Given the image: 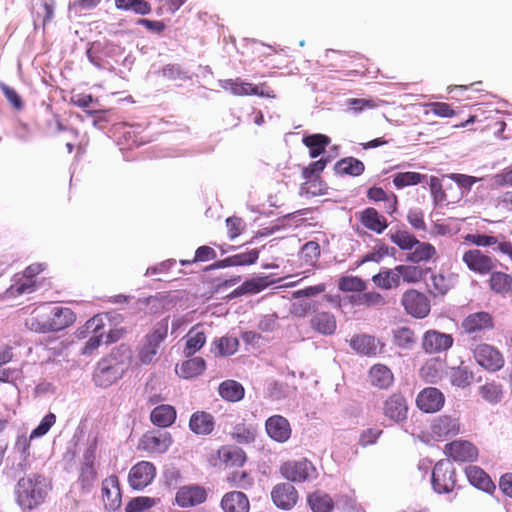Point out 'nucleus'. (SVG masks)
Returning a JSON list of instances; mask_svg holds the SVG:
<instances>
[{
    "label": "nucleus",
    "instance_id": "obj_12",
    "mask_svg": "<svg viewBox=\"0 0 512 512\" xmlns=\"http://www.w3.org/2000/svg\"><path fill=\"white\" fill-rule=\"evenodd\" d=\"M205 487L190 484L181 486L175 494V504L181 508H190L204 503L207 500Z\"/></svg>",
    "mask_w": 512,
    "mask_h": 512
},
{
    "label": "nucleus",
    "instance_id": "obj_5",
    "mask_svg": "<svg viewBox=\"0 0 512 512\" xmlns=\"http://www.w3.org/2000/svg\"><path fill=\"white\" fill-rule=\"evenodd\" d=\"M173 443L171 433L167 431H148L139 440L138 449L149 454H164Z\"/></svg>",
    "mask_w": 512,
    "mask_h": 512
},
{
    "label": "nucleus",
    "instance_id": "obj_44",
    "mask_svg": "<svg viewBox=\"0 0 512 512\" xmlns=\"http://www.w3.org/2000/svg\"><path fill=\"white\" fill-rule=\"evenodd\" d=\"M489 286L497 294L512 293V276L502 271L491 272Z\"/></svg>",
    "mask_w": 512,
    "mask_h": 512
},
{
    "label": "nucleus",
    "instance_id": "obj_11",
    "mask_svg": "<svg viewBox=\"0 0 512 512\" xmlns=\"http://www.w3.org/2000/svg\"><path fill=\"white\" fill-rule=\"evenodd\" d=\"M444 453L455 462H474L479 456L478 448L467 440H454L447 443Z\"/></svg>",
    "mask_w": 512,
    "mask_h": 512
},
{
    "label": "nucleus",
    "instance_id": "obj_55",
    "mask_svg": "<svg viewBox=\"0 0 512 512\" xmlns=\"http://www.w3.org/2000/svg\"><path fill=\"white\" fill-rule=\"evenodd\" d=\"M425 114H433L440 118H451L456 115V111L446 102H429L424 105Z\"/></svg>",
    "mask_w": 512,
    "mask_h": 512
},
{
    "label": "nucleus",
    "instance_id": "obj_41",
    "mask_svg": "<svg viewBox=\"0 0 512 512\" xmlns=\"http://www.w3.org/2000/svg\"><path fill=\"white\" fill-rule=\"evenodd\" d=\"M443 362L439 359H430L419 370L420 377L427 383L436 384L442 378Z\"/></svg>",
    "mask_w": 512,
    "mask_h": 512
},
{
    "label": "nucleus",
    "instance_id": "obj_18",
    "mask_svg": "<svg viewBox=\"0 0 512 512\" xmlns=\"http://www.w3.org/2000/svg\"><path fill=\"white\" fill-rule=\"evenodd\" d=\"M357 217L365 229L376 234H382L389 226L386 217L374 207L363 209L357 214Z\"/></svg>",
    "mask_w": 512,
    "mask_h": 512
},
{
    "label": "nucleus",
    "instance_id": "obj_33",
    "mask_svg": "<svg viewBox=\"0 0 512 512\" xmlns=\"http://www.w3.org/2000/svg\"><path fill=\"white\" fill-rule=\"evenodd\" d=\"M218 393L227 402H239L244 398L245 389L236 380L228 379L220 383Z\"/></svg>",
    "mask_w": 512,
    "mask_h": 512
},
{
    "label": "nucleus",
    "instance_id": "obj_14",
    "mask_svg": "<svg viewBox=\"0 0 512 512\" xmlns=\"http://www.w3.org/2000/svg\"><path fill=\"white\" fill-rule=\"evenodd\" d=\"M462 261L470 271L479 275H487L495 267L494 259L479 249L466 251L462 256Z\"/></svg>",
    "mask_w": 512,
    "mask_h": 512
},
{
    "label": "nucleus",
    "instance_id": "obj_32",
    "mask_svg": "<svg viewBox=\"0 0 512 512\" xmlns=\"http://www.w3.org/2000/svg\"><path fill=\"white\" fill-rule=\"evenodd\" d=\"M367 198L374 202H385V212L393 215L398 209V198L394 193H387L383 188L373 186L367 190Z\"/></svg>",
    "mask_w": 512,
    "mask_h": 512
},
{
    "label": "nucleus",
    "instance_id": "obj_19",
    "mask_svg": "<svg viewBox=\"0 0 512 512\" xmlns=\"http://www.w3.org/2000/svg\"><path fill=\"white\" fill-rule=\"evenodd\" d=\"M102 500L107 509L116 510L121 506V489L119 479L115 474L105 478L102 482Z\"/></svg>",
    "mask_w": 512,
    "mask_h": 512
},
{
    "label": "nucleus",
    "instance_id": "obj_38",
    "mask_svg": "<svg viewBox=\"0 0 512 512\" xmlns=\"http://www.w3.org/2000/svg\"><path fill=\"white\" fill-rule=\"evenodd\" d=\"M334 170L338 175L360 176L365 170L362 161L354 157L342 158L336 162Z\"/></svg>",
    "mask_w": 512,
    "mask_h": 512
},
{
    "label": "nucleus",
    "instance_id": "obj_24",
    "mask_svg": "<svg viewBox=\"0 0 512 512\" xmlns=\"http://www.w3.org/2000/svg\"><path fill=\"white\" fill-rule=\"evenodd\" d=\"M350 347L359 354L375 356L383 345L373 336L360 334L351 338Z\"/></svg>",
    "mask_w": 512,
    "mask_h": 512
},
{
    "label": "nucleus",
    "instance_id": "obj_30",
    "mask_svg": "<svg viewBox=\"0 0 512 512\" xmlns=\"http://www.w3.org/2000/svg\"><path fill=\"white\" fill-rule=\"evenodd\" d=\"M265 429L270 438L277 442L288 440V420L280 415H273L266 420Z\"/></svg>",
    "mask_w": 512,
    "mask_h": 512
},
{
    "label": "nucleus",
    "instance_id": "obj_23",
    "mask_svg": "<svg viewBox=\"0 0 512 512\" xmlns=\"http://www.w3.org/2000/svg\"><path fill=\"white\" fill-rule=\"evenodd\" d=\"M221 508L224 512H249L250 502L247 495L241 491H230L223 495Z\"/></svg>",
    "mask_w": 512,
    "mask_h": 512
},
{
    "label": "nucleus",
    "instance_id": "obj_51",
    "mask_svg": "<svg viewBox=\"0 0 512 512\" xmlns=\"http://www.w3.org/2000/svg\"><path fill=\"white\" fill-rule=\"evenodd\" d=\"M160 503L159 498H153L148 496H138L132 498L126 505V512H143L148 510Z\"/></svg>",
    "mask_w": 512,
    "mask_h": 512
},
{
    "label": "nucleus",
    "instance_id": "obj_7",
    "mask_svg": "<svg viewBox=\"0 0 512 512\" xmlns=\"http://www.w3.org/2000/svg\"><path fill=\"white\" fill-rule=\"evenodd\" d=\"M401 304L407 314L417 319L425 318L430 313L431 306L428 297L416 289L404 292Z\"/></svg>",
    "mask_w": 512,
    "mask_h": 512
},
{
    "label": "nucleus",
    "instance_id": "obj_34",
    "mask_svg": "<svg viewBox=\"0 0 512 512\" xmlns=\"http://www.w3.org/2000/svg\"><path fill=\"white\" fill-rule=\"evenodd\" d=\"M206 369V362L202 357H194L183 361L176 366V373L185 379L201 375Z\"/></svg>",
    "mask_w": 512,
    "mask_h": 512
},
{
    "label": "nucleus",
    "instance_id": "obj_22",
    "mask_svg": "<svg viewBox=\"0 0 512 512\" xmlns=\"http://www.w3.org/2000/svg\"><path fill=\"white\" fill-rule=\"evenodd\" d=\"M493 326V318L487 312L470 314L462 322V328L469 335H476L484 330H490Z\"/></svg>",
    "mask_w": 512,
    "mask_h": 512
},
{
    "label": "nucleus",
    "instance_id": "obj_20",
    "mask_svg": "<svg viewBox=\"0 0 512 512\" xmlns=\"http://www.w3.org/2000/svg\"><path fill=\"white\" fill-rule=\"evenodd\" d=\"M453 345V337L450 334L436 330H428L422 341V347L426 353H440L448 350Z\"/></svg>",
    "mask_w": 512,
    "mask_h": 512
},
{
    "label": "nucleus",
    "instance_id": "obj_53",
    "mask_svg": "<svg viewBox=\"0 0 512 512\" xmlns=\"http://www.w3.org/2000/svg\"><path fill=\"white\" fill-rule=\"evenodd\" d=\"M396 271L400 282L402 279L406 283H417L423 277V271L418 266L401 264L396 266Z\"/></svg>",
    "mask_w": 512,
    "mask_h": 512
},
{
    "label": "nucleus",
    "instance_id": "obj_59",
    "mask_svg": "<svg viewBox=\"0 0 512 512\" xmlns=\"http://www.w3.org/2000/svg\"><path fill=\"white\" fill-rule=\"evenodd\" d=\"M312 470V464L308 460L295 462L291 468L290 481H305L310 476Z\"/></svg>",
    "mask_w": 512,
    "mask_h": 512
},
{
    "label": "nucleus",
    "instance_id": "obj_64",
    "mask_svg": "<svg viewBox=\"0 0 512 512\" xmlns=\"http://www.w3.org/2000/svg\"><path fill=\"white\" fill-rule=\"evenodd\" d=\"M271 497L277 507L288 508V489L285 483L277 484L271 492Z\"/></svg>",
    "mask_w": 512,
    "mask_h": 512
},
{
    "label": "nucleus",
    "instance_id": "obj_15",
    "mask_svg": "<svg viewBox=\"0 0 512 512\" xmlns=\"http://www.w3.org/2000/svg\"><path fill=\"white\" fill-rule=\"evenodd\" d=\"M473 355L477 363L489 371H498L503 367L504 359L502 354L491 345H477L473 349Z\"/></svg>",
    "mask_w": 512,
    "mask_h": 512
},
{
    "label": "nucleus",
    "instance_id": "obj_62",
    "mask_svg": "<svg viewBox=\"0 0 512 512\" xmlns=\"http://www.w3.org/2000/svg\"><path fill=\"white\" fill-rule=\"evenodd\" d=\"M329 161L330 159L327 157L311 162L308 166L302 169V177L304 179L321 177L320 175L327 166V164L329 163Z\"/></svg>",
    "mask_w": 512,
    "mask_h": 512
},
{
    "label": "nucleus",
    "instance_id": "obj_39",
    "mask_svg": "<svg viewBox=\"0 0 512 512\" xmlns=\"http://www.w3.org/2000/svg\"><path fill=\"white\" fill-rule=\"evenodd\" d=\"M307 503L313 512H332L335 506L332 497L322 491L310 493Z\"/></svg>",
    "mask_w": 512,
    "mask_h": 512
},
{
    "label": "nucleus",
    "instance_id": "obj_4",
    "mask_svg": "<svg viewBox=\"0 0 512 512\" xmlns=\"http://www.w3.org/2000/svg\"><path fill=\"white\" fill-rule=\"evenodd\" d=\"M326 290L323 283L315 286H309L304 289L292 293L293 303L290 312L297 317H304L308 312L314 308V301L311 297L319 295Z\"/></svg>",
    "mask_w": 512,
    "mask_h": 512
},
{
    "label": "nucleus",
    "instance_id": "obj_35",
    "mask_svg": "<svg viewBox=\"0 0 512 512\" xmlns=\"http://www.w3.org/2000/svg\"><path fill=\"white\" fill-rule=\"evenodd\" d=\"M231 438L238 444H251L257 436V425L246 423L244 420L233 426Z\"/></svg>",
    "mask_w": 512,
    "mask_h": 512
},
{
    "label": "nucleus",
    "instance_id": "obj_61",
    "mask_svg": "<svg viewBox=\"0 0 512 512\" xmlns=\"http://www.w3.org/2000/svg\"><path fill=\"white\" fill-rule=\"evenodd\" d=\"M380 100L365 99V98H350L347 100V106L355 113L364 110L375 109L379 106Z\"/></svg>",
    "mask_w": 512,
    "mask_h": 512
},
{
    "label": "nucleus",
    "instance_id": "obj_26",
    "mask_svg": "<svg viewBox=\"0 0 512 512\" xmlns=\"http://www.w3.org/2000/svg\"><path fill=\"white\" fill-rule=\"evenodd\" d=\"M177 418L176 409L169 404H160L150 413V421L159 428L172 426Z\"/></svg>",
    "mask_w": 512,
    "mask_h": 512
},
{
    "label": "nucleus",
    "instance_id": "obj_49",
    "mask_svg": "<svg viewBox=\"0 0 512 512\" xmlns=\"http://www.w3.org/2000/svg\"><path fill=\"white\" fill-rule=\"evenodd\" d=\"M426 179V175L418 172H400L393 176V184L397 189L406 186H413L422 183Z\"/></svg>",
    "mask_w": 512,
    "mask_h": 512
},
{
    "label": "nucleus",
    "instance_id": "obj_45",
    "mask_svg": "<svg viewBox=\"0 0 512 512\" xmlns=\"http://www.w3.org/2000/svg\"><path fill=\"white\" fill-rule=\"evenodd\" d=\"M372 281L377 287L385 290H390L400 286L396 267L394 269L381 270L378 274L372 277Z\"/></svg>",
    "mask_w": 512,
    "mask_h": 512
},
{
    "label": "nucleus",
    "instance_id": "obj_36",
    "mask_svg": "<svg viewBox=\"0 0 512 512\" xmlns=\"http://www.w3.org/2000/svg\"><path fill=\"white\" fill-rule=\"evenodd\" d=\"M200 325L193 326L187 333L183 353L186 357H191L198 352L206 343V335L199 330Z\"/></svg>",
    "mask_w": 512,
    "mask_h": 512
},
{
    "label": "nucleus",
    "instance_id": "obj_31",
    "mask_svg": "<svg viewBox=\"0 0 512 512\" xmlns=\"http://www.w3.org/2000/svg\"><path fill=\"white\" fill-rule=\"evenodd\" d=\"M320 256V246L317 242L309 241L305 243L298 253L299 267L303 269V273L310 272L315 266Z\"/></svg>",
    "mask_w": 512,
    "mask_h": 512
},
{
    "label": "nucleus",
    "instance_id": "obj_50",
    "mask_svg": "<svg viewBox=\"0 0 512 512\" xmlns=\"http://www.w3.org/2000/svg\"><path fill=\"white\" fill-rule=\"evenodd\" d=\"M327 191L326 183L321 177L305 179L301 185L300 193L306 196L324 195Z\"/></svg>",
    "mask_w": 512,
    "mask_h": 512
},
{
    "label": "nucleus",
    "instance_id": "obj_58",
    "mask_svg": "<svg viewBox=\"0 0 512 512\" xmlns=\"http://www.w3.org/2000/svg\"><path fill=\"white\" fill-rule=\"evenodd\" d=\"M338 288L344 292H363L366 283L357 276H344L339 279Z\"/></svg>",
    "mask_w": 512,
    "mask_h": 512
},
{
    "label": "nucleus",
    "instance_id": "obj_3",
    "mask_svg": "<svg viewBox=\"0 0 512 512\" xmlns=\"http://www.w3.org/2000/svg\"><path fill=\"white\" fill-rule=\"evenodd\" d=\"M409 405L401 392L390 394L382 404V413L391 424H401L408 418Z\"/></svg>",
    "mask_w": 512,
    "mask_h": 512
},
{
    "label": "nucleus",
    "instance_id": "obj_56",
    "mask_svg": "<svg viewBox=\"0 0 512 512\" xmlns=\"http://www.w3.org/2000/svg\"><path fill=\"white\" fill-rule=\"evenodd\" d=\"M118 9L131 10L136 14L146 15L150 13L151 6L145 0H115Z\"/></svg>",
    "mask_w": 512,
    "mask_h": 512
},
{
    "label": "nucleus",
    "instance_id": "obj_21",
    "mask_svg": "<svg viewBox=\"0 0 512 512\" xmlns=\"http://www.w3.org/2000/svg\"><path fill=\"white\" fill-rule=\"evenodd\" d=\"M216 454L219 462L225 467H242L247 461L245 451L234 445L220 446Z\"/></svg>",
    "mask_w": 512,
    "mask_h": 512
},
{
    "label": "nucleus",
    "instance_id": "obj_60",
    "mask_svg": "<svg viewBox=\"0 0 512 512\" xmlns=\"http://www.w3.org/2000/svg\"><path fill=\"white\" fill-rule=\"evenodd\" d=\"M482 398L490 403H498L501 401L503 393L501 386L495 383H486L479 390Z\"/></svg>",
    "mask_w": 512,
    "mask_h": 512
},
{
    "label": "nucleus",
    "instance_id": "obj_29",
    "mask_svg": "<svg viewBox=\"0 0 512 512\" xmlns=\"http://www.w3.org/2000/svg\"><path fill=\"white\" fill-rule=\"evenodd\" d=\"M368 377L371 385L379 389H388L394 382L392 371L383 364L373 365L369 370Z\"/></svg>",
    "mask_w": 512,
    "mask_h": 512
},
{
    "label": "nucleus",
    "instance_id": "obj_8",
    "mask_svg": "<svg viewBox=\"0 0 512 512\" xmlns=\"http://www.w3.org/2000/svg\"><path fill=\"white\" fill-rule=\"evenodd\" d=\"M123 367L116 359H102L93 374L95 384L102 388H107L122 378Z\"/></svg>",
    "mask_w": 512,
    "mask_h": 512
},
{
    "label": "nucleus",
    "instance_id": "obj_54",
    "mask_svg": "<svg viewBox=\"0 0 512 512\" xmlns=\"http://www.w3.org/2000/svg\"><path fill=\"white\" fill-rule=\"evenodd\" d=\"M353 302L359 306H384L386 304L385 298L376 291H369L360 293L353 297Z\"/></svg>",
    "mask_w": 512,
    "mask_h": 512
},
{
    "label": "nucleus",
    "instance_id": "obj_25",
    "mask_svg": "<svg viewBox=\"0 0 512 512\" xmlns=\"http://www.w3.org/2000/svg\"><path fill=\"white\" fill-rule=\"evenodd\" d=\"M189 428L197 435H209L215 428L214 417L206 411H196L190 417Z\"/></svg>",
    "mask_w": 512,
    "mask_h": 512
},
{
    "label": "nucleus",
    "instance_id": "obj_48",
    "mask_svg": "<svg viewBox=\"0 0 512 512\" xmlns=\"http://www.w3.org/2000/svg\"><path fill=\"white\" fill-rule=\"evenodd\" d=\"M226 482L230 487L248 490L253 486L254 480L249 472L235 470L226 476Z\"/></svg>",
    "mask_w": 512,
    "mask_h": 512
},
{
    "label": "nucleus",
    "instance_id": "obj_13",
    "mask_svg": "<svg viewBox=\"0 0 512 512\" xmlns=\"http://www.w3.org/2000/svg\"><path fill=\"white\" fill-rule=\"evenodd\" d=\"M459 432V420L450 415L438 416L430 424V436L436 441H443L449 437L456 436Z\"/></svg>",
    "mask_w": 512,
    "mask_h": 512
},
{
    "label": "nucleus",
    "instance_id": "obj_40",
    "mask_svg": "<svg viewBox=\"0 0 512 512\" xmlns=\"http://www.w3.org/2000/svg\"><path fill=\"white\" fill-rule=\"evenodd\" d=\"M413 248V251L407 255V260L412 263L428 262L437 254L436 248L431 243L421 242L418 239Z\"/></svg>",
    "mask_w": 512,
    "mask_h": 512
},
{
    "label": "nucleus",
    "instance_id": "obj_10",
    "mask_svg": "<svg viewBox=\"0 0 512 512\" xmlns=\"http://www.w3.org/2000/svg\"><path fill=\"white\" fill-rule=\"evenodd\" d=\"M155 476V465L143 460L131 467L128 474V483L133 490H142L152 483Z\"/></svg>",
    "mask_w": 512,
    "mask_h": 512
},
{
    "label": "nucleus",
    "instance_id": "obj_2",
    "mask_svg": "<svg viewBox=\"0 0 512 512\" xmlns=\"http://www.w3.org/2000/svg\"><path fill=\"white\" fill-rule=\"evenodd\" d=\"M48 494V484L44 476L32 474L19 479L16 486V499L23 509L32 510L42 504Z\"/></svg>",
    "mask_w": 512,
    "mask_h": 512
},
{
    "label": "nucleus",
    "instance_id": "obj_46",
    "mask_svg": "<svg viewBox=\"0 0 512 512\" xmlns=\"http://www.w3.org/2000/svg\"><path fill=\"white\" fill-rule=\"evenodd\" d=\"M388 237L392 243L404 251L412 250L417 243V238L407 230L390 231Z\"/></svg>",
    "mask_w": 512,
    "mask_h": 512
},
{
    "label": "nucleus",
    "instance_id": "obj_16",
    "mask_svg": "<svg viewBox=\"0 0 512 512\" xmlns=\"http://www.w3.org/2000/svg\"><path fill=\"white\" fill-rule=\"evenodd\" d=\"M415 402L422 412L436 413L443 408L445 396L438 388L427 387L418 393Z\"/></svg>",
    "mask_w": 512,
    "mask_h": 512
},
{
    "label": "nucleus",
    "instance_id": "obj_28",
    "mask_svg": "<svg viewBox=\"0 0 512 512\" xmlns=\"http://www.w3.org/2000/svg\"><path fill=\"white\" fill-rule=\"evenodd\" d=\"M469 482L476 488L492 494L496 486L489 475L478 466H468L465 470Z\"/></svg>",
    "mask_w": 512,
    "mask_h": 512
},
{
    "label": "nucleus",
    "instance_id": "obj_9",
    "mask_svg": "<svg viewBox=\"0 0 512 512\" xmlns=\"http://www.w3.org/2000/svg\"><path fill=\"white\" fill-rule=\"evenodd\" d=\"M167 336V326H157L145 337V342L141 347L138 357L141 363H152L158 353L160 344Z\"/></svg>",
    "mask_w": 512,
    "mask_h": 512
},
{
    "label": "nucleus",
    "instance_id": "obj_57",
    "mask_svg": "<svg viewBox=\"0 0 512 512\" xmlns=\"http://www.w3.org/2000/svg\"><path fill=\"white\" fill-rule=\"evenodd\" d=\"M214 345L217 350V355L229 356L237 351L239 342L235 337L225 336L215 340Z\"/></svg>",
    "mask_w": 512,
    "mask_h": 512
},
{
    "label": "nucleus",
    "instance_id": "obj_47",
    "mask_svg": "<svg viewBox=\"0 0 512 512\" xmlns=\"http://www.w3.org/2000/svg\"><path fill=\"white\" fill-rule=\"evenodd\" d=\"M416 341L414 331L406 326L393 330V344L401 349H410Z\"/></svg>",
    "mask_w": 512,
    "mask_h": 512
},
{
    "label": "nucleus",
    "instance_id": "obj_1",
    "mask_svg": "<svg viewBox=\"0 0 512 512\" xmlns=\"http://www.w3.org/2000/svg\"><path fill=\"white\" fill-rule=\"evenodd\" d=\"M75 320V313L68 307L42 304L25 319V326L33 332L45 334L62 331Z\"/></svg>",
    "mask_w": 512,
    "mask_h": 512
},
{
    "label": "nucleus",
    "instance_id": "obj_63",
    "mask_svg": "<svg viewBox=\"0 0 512 512\" xmlns=\"http://www.w3.org/2000/svg\"><path fill=\"white\" fill-rule=\"evenodd\" d=\"M35 283V280H29L22 277L9 287L8 292L12 296L31 293L35 290Z\"/></svg>",
    "mask_w": 512,
    "mask_h": 512
},
{
    "label": "nucleus",
    "instance_id": "obj_43",
    "mask_svg": "<svg viewBox=\"0 0 512 512\" xmlns=\"http://www.w3.org/2000/svg\"><path fill=\"white\" fill-rule=\"evenodd\" d=\"M304 145L309 149V156L316 158L323 154L331 139L324 134H312L303 138Z\"/></svg>",
    "mask_w": 512,
    "mask_h": 512
},
{
    "label": "nucleus",
    "instance_id": "obj_37",
    "mask_svg": "<svg viewBox=\"0 0 512 512\" xmlns=\"http://www.w3.org/2000/svg\"><path fill=\"white\" fill-rule=\"evenodd\" d=\"M269 285L268 277H253L244 281L239 287L232 291L230 297H239L246 294H257Z\"/></svg>",
    "mask_w": 512,
    "mask_h": 512
},
{
    "label": "nucleus",
    "instance_id": "obj_42",
    "mask_svg": "<svg viewBox=\"0 0 512 512\" xmlns=\"http://www.w3.org/2000/svg\"><path fill=\"white\" fill-rule=\"evenodd\" d=\"M312 327L323 335H332L336 331V319L329 312H321L311 319Z\"/></svg>",
    "mask_w": 512,
    "mask_h": 512
},
{
    "label": "nucleus",
    "instance_id": "obj_27",
    "mask_svg": "<svg viewBox=\"0 0 512 512\" xmlns=\"http://www.w3.org/2000/svg\"><path fill=\"white\" fill-rule=\"evenodd\" d=\"M103 327V319L100 316H94L86 322V329L92 331L94 335L85 343L82 349L83 355H91L100 346L103 337V332H101Z\"/></svg>",
    "mask_w": 512,
    "mask_h": 512
},
{
    "label": "nucleus",
    "instance_id": "obj_6",
    "mask_svg": "<svg viewBox=\"0 0 512 512\" xmlns=\"http://www.w3.org/2000/svg\"><path fill=\"white\" fill-rule=\"evenodd\" d=\"M432 485L439 494L453 491L456 485V473L448 461L440 460L435 464L432 471Z\"/></svg>",
    "mask_w": 512,
    "mask_h": 512
},
{
    "label": "nucleus",
    "instance_id": "obj_52",
    "mask_svg": "<svg viewBox=\"0 0 512 512\" xmlns=\"http://www.w3.org/2000/svg\"><path fill=\"white\" fill-rule=\"evenodd\" d=\"M474 375L467 367L458 366L451 369L450 379L454 386L465 388L473 381Z\"/></svg>",
    "mask_w": 512,
    "mask_h": 512
},
{
    "label": "nucleus",
    "instance_id": "obj_17",
    "mask_svg": "<svg viewBox=\"0 0 512 512\" xmlns=\"http://www.w3.org/2000/svg\"><path fill=\"white\" fill-rule=\"evenodd\" d=\"M222 87L230 91L236 96L258 95L261 97H273L272 91L265 90L266 85H255L252 83L241 81L240 79H227L223 82Z\"/></svg>",
    "mask_w": 512,
    "mask_h": 512
}]
</instances>
